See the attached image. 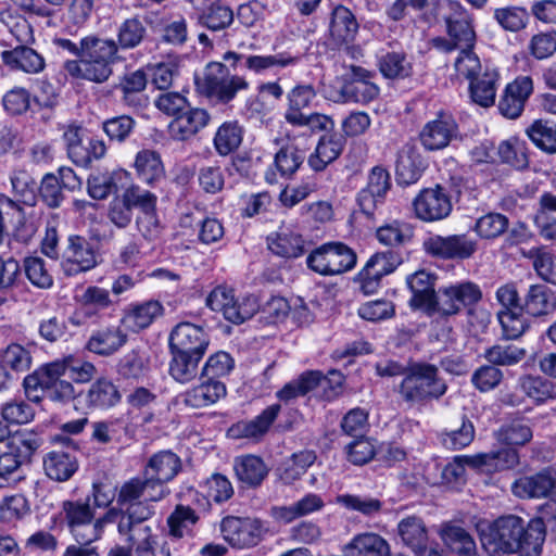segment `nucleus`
Segmentation results:
<instances>
[{"label": "nucleus", "mask_w": 556, "mask_h": 556, "mask_svg": "<svg viewBox=\"0 0 556 556\" xmlns=\"http://www.w3.org/2000/svg\"><path fill=\"white\" fill-rule=\"evenodd\" d=\"M137 177L149 185H152L164 177L165 170L160 154L153 150H141L135 159Z\"/></svg>", "instance_id": "nucleus-47"}, {"label": "nucleus", "mask_w": 556, "mask_h": 556, "mask_svg": "<svg viewBox=\"0 0 556 556\" xmlns=\"http://www.w3.org/2000/svg\"><path fill=\"white\" fill-rule=\"evenodd\" d=\"M118 47L114 40L101 39L96 36L83 38L80 58L85 65L88 80L103 83L112 75Z\"/></svg>", "instance_id": "nucleus-6"}, {"label": "nucleus", "mask_w": 556, "mask_h": 556, "mask_svg": "<svg viewBox=\"0 0 556 556\" xmlns=\"http://www.w3.org/2000/svg\"><path fill=\"white\" fill-rule=\"evenodd\" d=\"M210 344L207 332L200 326L191 323H180L175 326L169 334L170 351L197 353L204 356Z\"/></svg>", "instance_id": "nucleus-19"}, {"label": "nucleus", "mask_w": 556, "mask_h": 556, "mask_svg": "<svg viewBox=\"0 0 556 556\" xmlns=\"http://www.w3.org/2000/svg\"><path fill=\"white\" fill-rule=\"evenodd\" d=\"M500 73L496 68L484 66L483 72L469 81V94L472 101L482 108L494 104Z\"/></svg>", "instance_id": "nucleus-29"}, {"label": "nucleus", "mask_w": 556, "mask_h": 556, "mask_svg": "<svg viewBox=\"0 0 556 556\" xmlns=\"http://www.w3.org/2000/svg\"><path fill=\"white\" fill-rule=\"evenodd\" d=\"M301 60L299 54H292L288 51L276 54H249L244 58V68L261 75L271 68H287L296 65Z\"/></svg>", "instance_id": "nucleus-40"}, {"label": "nucleus", "mask_w": 556, "mask_h": 556, "mask_svg": "<svg viewBox=\"0 0 556 556\" xmlns=\"http://www.w3.org/2000/svg\"><path fill=\"white\" fill-rule=\"evenodd\" d=\"M211 116L206 110L191 108L190 105L180 112L168 125V131L173 139L185 141L195 136L210 122Z\"/></svg>", "instance_id": "nucleus-25"}, {"label": "nucleus", "mask_w": 556, "mask_h": 556, "mask_svg": "<svg viewBox=\"0 0 556 556\" xmlns=\"http://www.w3.org/2000/svg\"><path fill=\"white\" fill-rule=\"evenodd\" d=\"M67 241L61 262L66 276H76L97 265L96 253L84 237L70 236Z\"/></svg>", "instance_id": "nucleus-18"}, {"label": "nucleus", "mask_w": 556, "mask_h": 556, "mask_svg": "<svg viewBox=\"0 0 556 556\" xmlns=\"http://www.w3.org/2000/svg\"><path fill=\"white\" fill-rule=\"evenodd\" d=\"M61 515L77 543L86 544L96 541L94 510L90 506L89 497L64 501L61 506Z\"/></svg>", "instance_id": "nucleus-11"}, {"label": "nucleus", "mask_w": 556, "mask_h": 556, "mask_svg": "<svg viewBox=\"0 0 556 556\" xmlns=\"http://www.w3.org/2000/svg\"><path fill=\"white\" fill-rule=\"evenodd\" d=\"M343 151V140L337 135L323 136L308 157V165L316 172L326 168L328 164L339 157Z\"/></svg>", "instance_id": "nucleus-44"}, {"label": "nucleus", "mask_w": 556, "mask_h": 556, "mask_svg": "<svg viewBox=\"0 0 556 556\" xmlns=\"http://www.w3.org/2000/svg\"><path fill=\"white\" fill-rule=\"evenodd\" d=\"M378 67L383 77L399 79L408 77L412 73V64L404 52L391 51L378 56Z\"/></svg>", "instance_id": "nucleus-53"}, {"label": "nucleus", "mask_w": 556, "mask_h": 556, "mask_svg": "<svg viewBox=\"0 0 556 556\" xmlns=\"http://www.w3.org/2000/svg\"><path fill=\"white\" fill-rule=\"evenodd\" d=\"M397 531L403 543L415 553L422 549L428 542V532L421 518L409 516L397 525Z\"/></svg>", "instance_id": "nucleus-50"}, {"label": "nucleus", "mask_w": 556, "mask_h": 556, "mask_svg": "<svg viewBox=\"0 0 556 556\" xmlns=\"http://www.w3.org/2000/svg\"><path fill=\"white\" fill-rule=\"evenodd\" d=\"M513 493L521 498L545 497L549 500L542 506L541 516L556 520V481L554 468H546L533 476L517 479L511 485Z\"/></svg>", "instance_id": "nucleus-8"}, {"label": "nucleus", "mask_w": 556, "mask_h": 556, "mask_svg": "<svg viewBox=\"0 0 556 556\" xmlns=\"http://www.w3.org/2000/svg\"><path fill=\"white\" fill-rule=\"evenodd\" d=\"M281 406L273 404L252 420L239 421L229 429L232 438H258L267 432L280 413Z\"/></svg>", "instance_id": "nucleus-33"}, {"label": "nucleus", "mask_w": 556, "mask_h": 556, "mask_svg": "<svg viewBox=\"0 0 556 556\" xmlns=\"http://www.w3.org/2000/svg\"><path fill=\"white\" fill-rule=\"evenodd\" d=\"M351 556H390L388 542L376 533H362L346 546Z\"/></svg>", "instance_id": "nucleus-48"}, {"label": "nucleus", "mask_w": 556, "mask_h": 556, "mask_svg": "<svg viewBox=\"0 0 556 556\" xmlns=\"http://www.w3.org/2000/svg\"><path fill=\"white\" fill-rule=\"evenodd\" d=\"M163 305L159 301L150 300L130 305L121 321L129 330L139 332L151 326L156 318L163 315Z\"/></svg>", "instance_id": "nucleus-31"}, {"label": "nucleus", "mask_w": 556, "mask_h": 556, "mask_svg": "<svg viewBox=\"0 0 556 556\" xmlns=\"http://www.w3.org/2000/svg\"><path fill=\"white\" fill-rule=\"evenodd\" d=\"M182 469L181 458L170 450L154 453L147 462L143 473L151 482L166 486Z\"/></svg>", "instance_id": "nucleus-24"}, {"label": "nucleus", "mask_w": 556, "mask_h": 556, "mask_svg": "<svg viewBox=\"0 0 556 556\" xmlns=\"http://www.w3.org/2000/svg\"><path fill=\"white\" fill-rule=\"evenodd\" d=\"M545 535L543 517L532 518L526 526L521 517L506 515L491 523L486 532L481 531L480 540L491 556L515 553H519V556H541Z\"/></svg>", "instance_id": "nucleus-1"}, {"label": "nucleus", "mask_w": 556, "mask_h": 556, "mask_svg": "<svg viewBox=\"0 0 556 556\" xmlns=\"http://www.w3.org/2000/svg\"><path fill=\"white\" fill-rule=\"evenodd\" d=\"M264 531L261 520L227 516L220 521V533L236 548H249L258 544Z\"/></svg>", "instance_id": "nucleus-13"}, {"label": "nucleus", "mask_w": 556, "mask_h": 556, "mask_svg": "<svg viewBox=\"0 0 556 556\" xmlns=\"http://www.w3.org/2000/svg\"><path fill=\"white\" fill-rule=\"evenodd\" d=\"M316 455L313 451H301L293 454L279 468V478L285 484H292L299 480L315 463Z\"/></svg>", "instance_id": "nucleus-52"}, {"label": "nucleus", "mask_w": 556, "mask_h": 556, "mask_svg": "<svg viewBox=\"0 0 556 556\" xmlns=\"http://www.w3.org/2000/svg\"><path fill=\"white\" fill-rule=\"evenodd\" d=\"M403 262L397 251L377 252L369 257L363 269L358 273L361 288L369 294L377 290L381 279L392 274Z\"/></svg>", "instance_id": "nucleus-15"}, {"label": "nucleus", "mask_w": 556, "mask_h": 556, "mask_svg": "<svg viewBox=\"0 0 556 556\" xmlns=\"http://www.w3.org/2000/svg\"><path fill=\"white\" fill-rule=\"evenodd\" d=\"M531 428L522 420L503 425L496 432V440L505 445H525L532 439Z\"/></svg>", "instance_id": "nucleus-61"}, {"label": "nucleus", "mask_w": 556, "mask_h": 556, "mask_svg": "<svg viewBox=\"0 0 556 556\" xmlns=\"http://www.w3.org/2000/svg\"><path fill=\"white\" fill-rule=\"evenodd\" d=\"M149 369L150 362L148 355L137 350L126 353L117 366V371L124 379L139 380L147 376Z\"/></svg>", "instance_id": "nucleus-56"}, {"label": "nucleus", "mask_w": 556, "mask_h": 556, "mask_svg": "<svg viewBox=\"0 0 556 556\" xmlns=\"http://www.w3.org/2000/svg\"><path fill=\"white\" fill-rule=\"evenodd\" d=\"M316 90L311 84H298L292 87L286 96L287 109L283 118L288 124L305 114L303 111L312 106L316 99Z\"/></svg>", "instance_id": "nucleus-41"}, {"label": "nucleus", "mask_w": 556, "mask_h": 556, "mask_svg": "<svg viewBox=\"0 0 556 556\" xmlns=\"http://www.w3.org/2000/svg\"><path fill=\"white\" fill-rule=\"evenodd\" d=\"M242 139V126L237 121H227L217 128L213 143L216 152L222 156H226L240 147Z\"/></svg>", "instance_id": "nucleus-49"}, {"label": "nucleus", "mask_w": 556, "mask_h": 556, "mask_svg": "<svg viewBox=\"0 0 556 556\" xmlns=\"http://www.w3.org/2000/svg\"><path fill=\"white\" fill-rule=\"evenodd\" d=\"M296 135H289V142L275 155L274 165L282 177H291L305 159L306 147L295 144Z\"/></svg>", "instance_id": "nucleus-42"}, {"label": "nucleus", "mask_w": 556, "mask_h": 556, "mask_svg": "<svg viewBox=\"0 0 556 556\" xmlns=\"http://www.w3.org/2000/svg\"><path fill=\"white\" fill-rule=\"evenodd\" d=\"M197 91L213 104H228L240 91L249 89L250 84L239 75L229 73L219 62L207 64L202 77L195 78Z\"/></svg>", "instance_id": "nucleus-5"}, {"label": "nucleus", "mask_w": 556, "mask_h": 556, "mask_svg": "<svg viewBox=\"0 0 556 556\" xmlns=\"http://www.w3.org/2000/svg\"><path fill=\"white\" fill-rule=\"evenodd\" d=\"M201 382L182 394V402L191 408H203L217 403L227 394L226 386L220 380L200 376Z\"/></svg>", "instance_id": "nucleus-27"}, {"label": "nucleus", "mask_w": 556, "mask_h": 556, "mask_svg": "<svg viewBox=\"0 0 556 556\" xmlns=\"http://www.w3.org/2000/svg\"><path fill=\"white\" fill-rule=\"evenodd\" d=\"M30 514V505L23 494L4 496L0 501V520L14 523Z\"/></svg>", "instance_id": "nucleus-60"}, {"label": "nucleus", "mask_w": 556, "mask_h": 556, "mask_svg": "<svg viewBox=\"0 0 556 556\" xmlns=\"http://www.w3.org/2000/svg\"><path fill=\"white\" fill-rule=\"evenodd\" d=\"M40 435L28 429L11 433L0 446V488L15 486L24 479L22 467L40 447Z\"/></svg>", "instance_id": "nucleus-2"}, {"label": "nucleus", "mask_w": 556, "mask_h": 556, "mask_svg": "<svg viewBox=\"0 0 556 556\" xmlns=\"http://www.w3.org/2000/svg\"><path fill=\"white\" fill-rule=\"evenodd\" d=\"M155 502L156 501H141L122 506L117 527L129 529V527L132 526L146 525L144 522L154 515L152 503Z\"/></svg>", "instance_id": "nucleus-58"}, {"label": "nucleus", "mask_w": 556, "mask_h": 556, "mask_svg": "<svg viewBox=\"0 0 556 556\" xmlns=\"http://www.w3.org/2000/svg\"><path fill=\"white\" fill-rule=\"evenodd\" d=\"M522 308L533 317H542L556 311V294L544 283L531 285L525 295Z\"/></svg>", "instance_id": "nucleus-32"}, {"label": "nucleus", "mask_w": 556, "mask_h": 556, "mask_svg": "<svg viewBox=\"0 0 556 556\" xmlns=\"http://www.w3.org/2000/svg\"><path fill=\"white\" fill-rule=\"evenodd\" d=\"M306 263L312 270L320 275H339L355 266L356 254L341 242H331L313 251L307 256Z\"/></svg>", "instance_id": "nucleus-9"}, {"label": "nucleus", "mask_w": 556, "mask_h": 556, "mask_svg": "<svg viewBox=\"0 0 556 556\" xmlns=\"http://www.w3.org/2000/svg\"><path fill=\"white\" fill-rule=\"evenodd\" d=\"M526 132L533 144L542 151L556 152V123L538 119L527 128Z\"/></svg>", "instance_id": "nucleus-55"}, {"label": "nucleus", "mask_w": 556, "mask_h": 556, "mask_svg": "<svg viewBox=\"0 0 556 556\" xmlns=\"http://www.w3.org/2000/svg\"><path fill=\"white\" fill-rule=\"evenodd\" d=\"M391 188V178L389 172L375 166L370 169L367 184L357 194L358 205L364 214L372 217L376 211L384 203L386 195Z\"/></svg>", "instance_id": "nucleus-16"}, {"label": "nucleus", "mask_w": 556, "mask_h": 556, "mask_svg": "<svg viewBox=\"0 0 556 556\" xmlns=\"http://www.w3.org/2000/svg\"><path fill=\"white\" fill-rule=\"evenodd\" d=\"M325 507V501L321 495L316 493H306L304 496L290 505L273 506L269 516L280 525H289L296 519L319 513Z\"/></svg>", "instance_id": "nucleus-22"}, {"label": "nucleus", "mask_w": 556, "mask_h": 556, "mask_svg": "<svg viewBox=\"0 0 556 556\" xmlns=\"http://www.w3.org/2000/svg\"><path fill=\"white\" fill-rule=\"evenodd\" d=\"M493 18L506 31L518 33L529 24V13L523 7L507 5L496 8Z\"/></svg>", "instance_id": "nucleus-54"}, {"label": "nucleus", "mask_w": 556, "mask_h": 556, "mask_svg": "<svg viewBox=\"0 0 556 556\" xmlns=\"http://www.w3.org/2000/svg\"><path fill=\"white\" fill-rule=\"evenodd\" d=\"M122 400V394L108 378L96 380L86 393V404L90 408L108 409L117 405Z\"/></svg>", "instance_id": "nucleus-39"}, {"label": "nucleus", "mask_w": 556, "mask_h": 556, "mask_svg": "<svg viewBox=\"0 0 556 556\" xmlns=\"http://www.w3.org/2000/svg\"><path fill=\"white\" fill-rule=\"evenodd\" d=\"M233 470L237 479L249 488L262 484L268 475V468L263 459L255 455L238 456L233 460Z\"/></svg>", "instance_id": "nucleus-37"}, {"label": "nucleus", "mask_w": 556, "mask_h": 556, "mask_svg": "<svg viewBox=\"0 0 556 556\" xmlns=\"http://www.w3.org/2000/svg\"><path fill=\"white\" fill-rule=\"evenodd\" d=\"M2 61L11 68L21 70L28 74L40 73L45 66V59L34 49L20 46L13 50L1 53Z\"/></svg>", "instance_id": "nucleus-38"}, {"label": "nucleus", "mask_w": 556, "mask_h": 556, "mask_svg": "<svg viewBox=\"0 0 556 556\" xmlns=\"http://www.w3.org/2000/svg\"><path fill=\"white\" fill-rule=\"evenodd\" d=\"M11 184L18 201L26 205H34L37 198V182L31 175L24 170H14L11 176Z\"/></svg>", "instance_id": "nucleus-64"}, {"label": "nucleus", "mask_w": 556, "mask_h": 556, "mask_svg": "<svg viewBox=\"0 0 556 556\" xmlns=\"http://www.w3.org/2000/svg\"><path fill=\"white\" fill-rule=\"evenodd\" d=\"M268 249L281 257L295 258L304 253V240L301 235L281 228L275 237L268 238Z\"/></svg>", "instance_id": "nucleus-46"}, {"label": "nucleus", "mask_w": 556, "mask_h": 556, "mask_svg": "<svg viewBox=\"0 0 556 556\" xmlns=\"http://www.w3.org/2000/svg\"><path fill=\"white\" fill-rule=\"evenodd\" d=\"M117 531L119 535L125 538V541L137 556H148L157 540V536L152 533V529L148 525L132 526L129 529L117 527Z\"/></svg>", "instance_id": "nucleus-51"}, {"label": "nucleus", "mask_w": 556, "mask_h": 556, "mask_svg": "<svg viewBox=\"0 0 556 556\" xmlns=\"http://www.w3.org/2000/svg\"><path fill=\"white\" fill-rule=\"evenodd\" d=\"M25 224L24 208L7 195L0 194V243L5 236H21Z\"/></svg>", "instance_id": "nucleus-35"}, {"label": "nucleus", "mask_w": 556, "mask_h": 556, "mask_svg": "<svg viewBox=\"0 0 556 556\" xmlns=\"http://www.w3.org/2000/svg\"><path fill=\"white\" fill-rule=\"evenodd\" d=\"M508 218L501 213H488L476 220L475 232L485 240L502 236L508 228Z\"/></svg>", "instance_id": "nucleus-59"}, {"label": "nucleus", "mask_w": 556, "mask_h": 556, "mask_svg": "<svg viewBox=\"0 0 556 556\" xmlns=\"http://www.w3.org/2000/svg\"><path fill=\"white\" fill-rule=\"evenodd\" d=\"M207 306L220 312L232 324H242L250 319L260 308L257 299L252 294L236 296L232 289L218 286L206 299Z\"/></svg>", "instance_id": "nucleus-7"}, {"label": "nucleus", "mask_w": 556, "mask_h": 556, "mask_svg": "<svg viewBox=\"0 0 556 556\" xmlns=\"http://www.w3.org/2000/svg\"><path fill=\"white\" fill-rule=\"evenodd\" d=\"M427 254L442 260L464 261L478 251V241L465 233L441 236L433 235L424 241Z\"/></svg>", "instance_id": "nucleus-12"}, {"label": "nucleus", "mask_w": 556, "mask_h": 556, "mask_svg": "<svg viewBox=\"0 0 556 556\" xmlns=\"http://www.w3.org/2000/svg\"><path fill=\"white\" fill-rule=\"evenodd\" d=\"M127 342V334L118 326H108L92 332L87 349L101 356L116 353Z\"/></svg>", "instance_id": "nucleus-30"}, {"label": "nucleus", "mask_w": 556, "mask_h": 556, "mask_svg": "<svg viewBox=\"0 0 556 556\" xmlns=\"http://www.w3.org/2000/svg\"><path fill=\"white\" fill-rule=\"evenodd\" d=\"M532 91L533 81L529 76H519L509 83L498 102L501 114L511 119L519 117Z\"/></svg>", "instance_id": "nucleus-23"}, {"label": "nucleus", "mask_w": 556, "mask_h": 556, "mask_svg": "<svg viewBox=\"0 0 556 556\" xmlns=\"http://www.w3.org/2000/svg\"><path fill=\"white\" fill-rule=\"evenodd\" d=\"M434 282L435 277L426 270H418L406 278V283L413 294L409 305L424 311L428 316H431V308L437 295Z\"/></svg>", "instance_id": "nucleus-26"}, {"label": "nucleus", "mask_w": 556, "mask_h": 556, "mask_svg": "<svg viewBox=\"0 0 556 556\" xmlns=\"http://www.w3.org/2000/svg\"><path fill=\"white\" fill-rule=\"evenodd\" d=\"M24 271L29 282L40 289H48L53 285V277L47 263L39 256H28L24 260Z\"/></svg>", "instance_id": "nucleus-63"}, {"label": "nucleus", "mask_w": 556, "mask_h": 556, "mask_svg": "<svg viewBox=\"0 0 556 556\" xmlns=\"http://www.w3.org/2000/svg\"><path fill=\"white\" fill-rule=\"evenodd\" d=\"M458 132L455 118L448 113L440 112L422 126L418 138L425 150L440 151L448 147L458 137Z\"/></svg>", "instance_id": "nucleus-14"}, {"label": "nucleus", "mask_w": 556, "mask_h": 556, "mask_svg": "<svg viewBox=\"0 0 556 556\" xmlns=\"http://www.w3.org/2000/svg\"><path fill=\"white\" fill-rule=\"evenodd\" d=\"M413 206L417 218L424 222L444 219L452 212L451 198L439 185L421 190L415 198Z\"/></svg>", "instance_id": "nucleus-17"}, {"label": "nucleus", "mask_w": 556, "mask_h": 556, "mask_svg": "<svg viewBox=\"0 0 556 556\" xmlns=\"http://www.w3.org/2000/svg\"><path fill=\"white\" fill-rule=\"evenodd\" d=\"M2 419L9 425H26L34 420L35 409L23 400H10L0 407Z\"/></svg>", "instance_id": "nucleus-62"}, {"label": "nucleus", "mask_w": 556, "mask_h": 556, "mask_svg": "<svg viewBox=\"0 0 556 556\" xmlns=\"http://www.w3.org/2000/svg\"><path fill=\"white\" fill-rule=\"evenodd\" d=\"M375 238L381 245L391 249L390 251L400 252L401 248L412 243L414 228L405 220L390 219L377 227Z\"/></svg>", "instance_id": "nucleus-28"}, {"label": "nucleus", "mask_w": 556, "mask_h": 556, "mask_svg": "<svg viewBox=\"0 0 556 556\" xmlns=\"http://www.w3.org/2000/svg\"><path fill=\"white\" fill-rule=\"evenodd\" d=\"M169 494L167 486L151 482L149 478H131L121 486L117 504L122 507L141 501H162Z\"/></svg>", "instance_id": "nucleus-21"}, {"label": "nucleus", "mask_w": 556, "mask_h": 556, "mask_svg": "<svg viewBox=\"0 0 556 556\" xmlns=\"http://www.w3.org/2000/svg\"><path fill=\"white\" fill-rule=\"evenodd\" d=\"M170 353L168 368L170 377L182 384L192 381L198 376L199 364L203 356L180 351H170Z\"/></svg>", "instance_id": "nucleus-45"}, {"label": "nucleus", "mask_w": 556, "mask_h": 556, "mask_svg": "<svg viewBox=\"0 0 556 556\" xmlns=\"http://www.w3.org/2000/svg\"><path fill=\"white\" fill-rule=\"evenodd\" d=\"M482 299L480 287L472 281H463L442 287L437 291L431 316H453L460 312L462 306L472 305Z\"/></svg>", "instance_id": "nucleus-10"}, {"label": "nucleus", "mask_w": 556, "mask_h": 556, "mask_svg": "<svg viewBox=\"0 0 556 556\" xmlns=\"http://www.w3.org/2000/svg\"><path fill=\"white\" fill-rule=\"evenodd\" d=\"M447 390L446 382L439 375V368L429 363H414L405 372L399 393L409 404H424L442 397Z\"/></svg>", "instance_id": "nucleus-4"}, {"label": "nucleus", "mask_w": 556, "mask_h": 556, "mask_svg": "<svg viewBox=\"0 0 556 556\" xmlns=\"http://www.w3.org/2000/svg\"><path fill=\"white\" fill-rule=\"evenodd\" d=\"M448 9L450 12L444 17L448 37L463 49L473 48L476 31L471 14L457 1L450 2Z\"/></svg>", "instance_id": "nucleus-20"}, {"label": "nucleus", "mask_w": 556, "mask_h": 556, "mask_svg": "<svg viewBox=\"0 0 556 556\" xmlns=\"http://www.w3.org/2000/svg\"><path fill=\"white\" fill-rule=\"evenodd\" d=\"M65 376L63 362H51L37 368L23 380L26 397L39 403L43 397L59 404H66L75 399L74 386L62 377Z\"/></svg>", "instance_id": "nucleus-3"}, {"label": "nucleus", "mask_w": 556, "mask_h": 556, "mask_svg": "<svg viewBox=\"0 0 556 556\" xmlns=\"http://www.w3.org/2000/svg\"><path fill=\"white\" fill-rule=\"evenodd\" d=\"M358 31V23L352 11L344 5H337L331 12L329 35L336 45L354 40Z\"/></svg>", "instance_id": "nucleus-34"}, {"label": "nucleus", "mask_w": 556, "mask_h": 556, "mask_svg": "<svg viewBox=\"0 0 556 556\" xmlns=\"http://www.w3.org/2000/svg\"><path fill=\"white\" fill-rule=\"evenodd\" d=\"M525 309H500L497 319L502 327L503 336L508 340L521 337L529 328V323L523 314Z\"/></svg>", "instance_id": "nucleus-57"}, {"label": "nucleus", "mask_w": 556, "mask_h": 556, "mask_svg": "<svg viewBox=\"0 0 556 556\" xmlns=\"http://www.w3.org/2000/svg\"><path fill=\"white\" fill-rule=\"evenodd\" d=\"M439 534L443 543L458 556L475 555L476 542L464 528L453 523H445L442 526Z\"/></svg>", "instance_id": "nucleus-43"}, {"label": "nucleus", "mask_w": 556, "mask_h": 556, "mask_svg": "<svg viewBox=\"0 0 556 556\" xmlns=\"http://www.w3.org/2000/svg\"><path fill=\"white\" fill-rule=\"evenodd\" d=\"M43 469L46 475L55 481H67L78 469V462L74 454L54 450L48 452L43 457Z\"/></svg>", "instance_id": "nucleus-36"}]
</instances>
